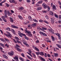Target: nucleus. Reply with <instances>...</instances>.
Instances as JSON below:
<instances>
[{"label":"nucleus","instance_id":"obj_37","mask_svg":"<svg viewBox=\"0 0 61 61\" xmlns=\"http://www.w3.org/2000/svg\"><path fill=\"white\" fill-rule=\"evenodd\" d=\"M25 39H26L27 40H29V38L27 37V36H25Z\"/></svg>","mask_w":61,"mask_h":61},{"label":"nucleus","instance_id":"obj_52","mask_svg":"<svg viewBox=\"0 0 61 61\" xmlns=\"http://www.w3.org/2000/svg\"><path fill=\"white\" fill-rule=\"evenodd\" d=\"M47 56H48V57H50V56H51L50 55H49L48 54H47Z\"/></svg>","mask_w":61,"mask_h":61},{"label":"nucleus","instance_id":"obj_44","mask_svg":"<svg viewBox=\"0 0 61 61\" xmlns=\"http://www.w3.org/2000/svg\"><path fill=\"white\" fill-rule=\"evenodd\" d=\"M35 49L36 50H37V51H39V49H38V48H36V47H35Z\"/></svg>","mask_w":61,"mask_h":61},{"label":"nucleus","instance_id":"obj_13","mask_svg":"<svg viewBox=\"0 0 61 61\" xmlns=\"http://www.w3.org/2000/svg\"><path fill=\"white\" fill-rule=\"evenodd\" d=\"M36 23H34L32 24V26L33 27H35L36 26Z\"/></svg>","mask_w":61,"mask_h":61},{"label":"nucleus","instance_id":"obj_18","mask_svg":"<svg viewBox=\"0 0 61 61\" xmlns=\"http://www.w3.org/2000/svg\"><path fill=\"white\" fill-rule=\"evenodd\" d=\"M51 23H54V22H55V21H54V20L52 18H51Z\"/></svg>","mask_w":61,"mask_h":61},{"label":"nucleus","instance_id":"obj_60","mask_svg":"<svg viewBox=\"0 0 61 61\" xmlns=\"http://www.w3.org/2000/svg\"><path fill=\"white\" fill-rule=\"evenodd\" d=\"M58 23H59V24H61V20H59L58 21Z\"/></svg>","mask_w":61,"mask_h":61},{"label":"nucleus","instance_id":"obj_53","mask_svg":"<svg viewBox=\"0 0 61 61\" xmlns=\"http://www.w3.org/2000/svg\"><path fill=\"white\" fill-rule=\"evenodd\" d=\"M27 2L28 3H30V0H27Z\"/></svg>","mask_w":61,"mask_h":61},{"label":"nucleus","instance_id":"obj_19","mask_svg":"<svg viewBox=\"0 0 61 61\" xmlns=\"http://www.w3.org/2000/svg\"><path fill=\"white\" fill-rule=\"evenodd\" d=\"M50 15H54V13H53V12L51 11H50Z\"/></svg>","mask_w":61,"mask_h":61},{"label":"nucleus","instance_id":"obj_33","mask_svg":"<svg viewBox=\"0 0 61 61\" xmlns=\"http://www.w3.org/2000/svg\"><path fill=\"white\" fill-rule=\"evenodd\" d=\"M5 17H6L5 16H5H2L1 17V18H2L3 20H4V19H5Z\"/></svg>","mask_w":61,"mask_h":61},{"label":"nucleus","instance_id":"obj_7","mask_svg":"<svg viewBox=\"0 0 61 61\" xmlns=\"http://www.w3.org/2000/svg\"><path fill=\"white\" fill-rule=\"evenodd\" d=\"M55 34L56 36H58V38L60 39H61V37L60 36V34L58 33H55Z\"/></svg>","mask_w":61,"mask_h":61},{"label":"nucleus","instance_id":"obj_21","mask_svg":"<svg viewBox=\"0 0 61 61\" xmlns=\"http://www.w3.org/2000/svg\"><path fill=\"white\" fill-rule=\"evenodd\" d=\"M23 9H24V8L23 7H21L19 9V10L20 11H21V10H23Z\"/></svg>","mask_w":61,"mask_h":61},{"label":"nucleus","instance_id":"obj_14","mask_svg":"<svg viewBox=\"0 0 61 61\" xmlns=\"http://www.w3.org/2000/svg\"><path fill=\"white\" fill-rule=\"evenodd\" d=\"M4 39L7 42V43H10V42L9 41V40H8L6 38H4Z\"/></svg>","mask_w":61,"mask_h":61},{"label":"nucleus","instance_id":"obj_10","mask_svg":"<svg viewBox=\"0 0 61 61\" xmlns=\"http://www.w3.org/2000/svg\"><path fill=\"white\" fill-rule=\"evenodd\" d=\"M42 6H43L45 9H46L47 8V6L45 3H43L42 4Z\"/></svg>","mask_w":61,"mask_h":61},{"label":"nucleus","instance_id":"obj_23","mask_svg":"<svg viewBox=\"0 0 61 61\" xmlns=\"http://www.w3.org/2000/svg\"><path fill=\"white\" fill-rule=\"evenodd\" d=\"M18 17H19L20 19H23V17H22L20 15H18Z\"/></svg>","mask_w":61,"mask_h":61},{"label":"nucleus","instance_id":"obj_63","mask_svg":"<svg viewBox=\"0 0 61 61\" xmlns=\"http://www.w3.org/2000/svg\"><path fill=\"white\" fill-rule=\"evenodd\" d=\"M3 21H4V22H6V20L5 19H4L3 20Z\"/></svg>","mask_w":61,"mask_h":61},{"label":"nucleus","instance_id":"obj_22","mask_svg":"<svg viewBox=\"0 0 61 61\" xmlns=\"http://www.w3.org/2000/svg\"><path fill=\"white\" fill-rule=\"evenodd\" d=\"M37 10H40L41 9H42V8L41 7H38L37 8Z\"/></svg>","mask_w":61,"mask_h":61},{"label":"nucleus","instance_id":"obj_1","mask_svg":"<svg viewBox=\"0 0 61 61\" xmlns=\"http://www.w3.org/2000/svg\"><path fill=\"white\" fill-rule=\"evenodd\" d=\"M25 30V33H28L29 36H32V34L31 33V32L30 31Z\"/></svg>","mask_w":61,"mask_h":61},{"label":"nucleus","instance_id":"obj_12","mask_svg":"<svg viewBox=\"0 0 61 61\" xmlns=\"http://www.w3.org/2000/svg\"><path fill=\"white\" fill-rule=\"evenodd\" d=\"M5 1H6V0H4L1 3H0V5H1V6H2L3 5V4H2L3 3H4L5 2Z\"/></svg>","mask_w":61,"mask_h":61},{"label":"nucleus","instance_id":"obj_42","mask_svg":"<svg viewBox=\"0 0 61 61\" xmlns=\"http://www.w3.org/2000/svg\"><path fill=\"white\" fill-rule=\"evenodd\" d=\"M54 15L57 18H58V16L57 15L55 14H54Z\"/></svg>","mask_w":61,"mask_h":61},{"label":"nucleus","instance_id":"obj_5","mask_svg":"<svg viewBox=\"0 0 61 61\" xmlns=\"http://www.w3.org/2000/svg\"><path fill=\"white\" fill-rule=\"evenodd\" d=\"M8 54L10 56H13L14 55V52L12 51L11 52H8Z\"/></svg>","mask_w":61,"mask_h":61},{"label":"nucleus","instance_id":"obj_59","mask_svg":"<svg viewBox=\"0 0 61 61\" xmlns=\"http://www.w3.org/2000/svg\"><path fill=\"white\" fill-rule=\"evenodd\" d=\"M46 41L47 42H50V43L51 42V41H48L46 40Z\"/></svg>","mask_w":61,"mask_h":61},{"label":"nucleus","instance_id":"obj_45","mask_svg":"<svg viewBox=\"0 0 61 61\" xmlns=\"http://www.w3.org/2000/svg\"><path fill=\"white\" fill-rule=\"evenodd\" d=\"M27 52V53H28V54H29V55H30V56L31 57H32V55H31V54H30V53H29L28 52Z\"/></svg>","mask_w":61,"mask_h":61},{"label":"nucleus","instance_id":"obj_15","mask_svg":"<svg viewBox=\"0 0 61 61\" xmlns=\"http://www.w3.org/2000/svg\"><path fill=\"white\" fill-rule=\"evenodd\" d=\"M3 57H4V58H6V59H7L8 58V57L7 56H6V55H3Z\"/></svg>","mask_w":61,"mask_h":61},{"label":"nucleus","instance_id":"obj_27","mask_svg":"<svg viewBox=\"0 0 61 61\" xmlns=\"http://www.w3.org/2000/svg\"><path fill=\"white\" fill-rule=\"evenodd\" d=\"M0 45L1 46L3 47H5V46L4 45V44H3V43H0Z\"/></svg>","mask_w":61,"mask_h":61},{"label":"nucleus","instance_id":"obj_6","mask_svg":"<svg viewBox=\"0 0 61 61\" xmlns=\"http://www.w3.org/2000/svg\"><path fill=\"white\" fill-rule=\"evenodd\" d=\"M49 32L52 33V34H54V31L53 30H52L51 29H48Z\"/></svg>","mask_w":61,"mask_h":61},{"label":"nucleus","instance_id":"obj_3","mask_svg":"<svg viewBox=\"0 0 61 61\" xmlns=\"http://www.w3.org/2000/svg\"><path fill=\"white\" fill-rule=\"evenodd\" d=\"M8 11H9V10H5L4 11V14L5 15V16L6 18H7V13H8Z\"/></svg>","mask_w":61,"mask_h":61},{"label":"nucleus","instance_id":"obj_49","mask_svg":"<svg viewBox=\"0 0 61 61\" xmlns=\"http://www.w3.org/2000/svg\"><path fill=\"white\" fill-rule=\"evenodd\" d=\"M17 42L18 43H19V44H20V43H21V42H20V41H19L18 40H17Z\"/></svg>","mask_w":61,"mask_h":61},{"label":"nucleus","instance_id":"obj_28","mask_svg":"<svg viewBox=\"0 0 61 61\" xmlns=\"http://www.w3.org/2000/svg\"><path fill=\"white\" fill-rule=\"evenodd\" d=\"M0 45L1 46L3 47H5V46L4 45V44H3V43H0Z\"/></svg>","mask_w":61,"mask_h":61},{"label":"nucleus","instance_id":"obj_50","mask_svg":"<svg viewBox=\"0 0 61 61\" xmlns=\"http://www.w3.org/2000/svg\"><path fill=\"white\" fill-rule=\"evenodd\" d=\"M15 39H18V40H19V38H18V37H15Z\"/></svg>","mask_w":61,"mask_h":61},{"label":"nucleus","instance_id":"obj_16","mask_svg":"<svg viewBox=\"0 0 61 61\" xmlns=\"http://www.w3.org/2000/svg\"><path fill=\"white\" fill-rule=\"evenodd\" d=\"M18 34L20 37H23L22 33H20V34H19V33H18Z\"/></svg>","mask_w":61,"mask_h":61},{"label":"nucleus","instance_id":"obj_36","mask_svg":"<svg viewBox=\"0 0 61 61\" xmlns=\"http://www.w3.org/2000/svg\"><path fill=\"white\" fill-rule=\"evenodd\" d=\"M26 56L29 59H32V58L28 56V55H27Z\"/></svg>","mask_w":61,"mask_h":61},{"label":"nucleus","instance_id":"obj_31","mask_svg":"<svg viewBox=\"0 0 61 61\" xmlns=\"http://www.w3.org/2000/svg\"><path fill=\"white\" fill-rule=\"evenodd\" d=\"M51 39H52V41H55V38H54V36H51Z\"/></svg>","mask_w":61,"mask_h":61},{"label":"nucleus","instance_id":"obj_38","mask_svg":"<svg viewBox=\"0 0 61 61\" xmlns=\"http://www.w3.org/2000/svg\"><path fill=\"white\" fill-rule=\"evenodd\" d=\"M39 22L40 23H42L44 22V21H43V20H39Z\"/></svg>","mask_w":61,"mask_h":61},{"label":"nucleus","instance_id":"obj_25","mask_svg":"<svg viewBox=\"0 0 61 61\" xmlns=\"http://www.w3.org/2000/svg\"><path fill=\"white\" fill-rule=\"evenodd\" d=\"M39 53L40 55H44V54L43 53V52H39Z\"/></svg>","mask_w":61,"mask_h":61},{"label":"nucleus","instance_id":"obj_20","mask_svg":"<svg viewBox=\"0 0 61 61\" xmlns=\"http://www.w3.org/2000/svg\"><path fill=\"white\" fill-rule=\"evenodd\" d=\"M10 18V21L11 22H12V23L14 22V20H13V19L11 18Z\"/></svg>","mask_w":61,"mask_h":61},{"label":"nucleus","instance_id":"obj_64","mask_svg":"<svg viewBox=\"0 0 61 61\" xmlns=\"http://www.w3.org/2000/svg\"><path fill=\"white\" fill-rule=\"evenodd\" d=\"M11 31H12V32H15V30H14L13 29H11Z\"/></svg>","mask_w":61,"mask_h":61},{"label":"nucleus","instance_id":"obj_29","mask_svg":"<svg viewBox=\"0 0 61 61\" xmlns=\"http://www.w3.org/2000/svg\"><path fill=\"white\" fill-rule=\"evenodd\" d=\"M6 29L8 31H10L11 30H10V28H6Z\"/></svg>","mask_w":61,"mask_h":61},{"label":"nucleus","instance_id":"obj_9","mask_svg":"<svg viewBox=\"0 0 61 61\" xmlns=\"http://www.w3.org/2000/svg\"><path fill=\"white\" fill-rule=\"evenodd\" d=\"M6 33H7V34H8V35L9 36V37H12V34H10V32L7 31L6 32Z\"/></svg>","mask_w":61,"mask_h":61},{"label":"nucleus","instance_id":"obj_41","mask_svg":"<svg viewBox=\"0 0 61 61\" xmlns=\"http://www.w3.org/2000/svg\"><path fill=\"white\" fill-rule=\"evenodd\" d=\"M13 41L14 43H15L16 44H17V42H16V41H15V39H13Z\"/></svg>","mask_w":61,"mask_h":61},{"label":"nucleus","instance_id":"obj_47","mask_svg":"<svg viewBox=\"0 0 61 61\" xmlns=\"http://www.w3.org/2000/svg\"><path fill=\"white\" fill-rule=\"evenodd\" d=\"M4 35L6 36H9V35H8V34H7L5 33H4Z\"/></svg>","mask_w":61,"mask_h":61},{"label":"nucleus","instance_id":"obj_56","mask_svg":"<svg viewBox=\"0 0 61 61\" xmlns=\"http://www.w3.org/2000/svg\"><path fill=\"white\" fill-rule=\"evenodd\" d=\"M58 47L59 48H61V46L60 45H59Z\"/></svg>","mask_w":61,"mask_h":61},{"label":"nucleus","instance_id":"obj_30","mask_svg":"<svg viewBox=\"0 0 61 61\" xmlns=\"http://www.w3.org/2000/svg\"><path fill=\"white\" fill-rule=\"evenodd\" d=\"M43 2V1L42 0H41L40 1H39L38 2V4H41Z\"/></svg>","mask_w":61,"mask_h":61},{"label":"nucleus","instance_id":"obj_57","mask_svg":"<svg viewBox=\"0 0 61 61\" xmlns=\"http://www.w3.org/2000/svg\"><path fill=\"white\" fill-rule=\"evenodd\" d=\"M12 3H15V0H12Z\"/></svg>","mask_w":61,"mask_h":61},{"label":"nucleus","instance_id":"obj_55","mask_svg":"<svg viewBox=\"0 0 61 61\" xmlns=\"http://www.w3.org/2000/svg\"><path fill=\"white\" fill-rule=\"evenodd\" d=\"M41 60H42V61H45V60H44V58H42L41 59Z\"/></svg>","mask_w":61,"mask_h":61},{"label":"nucleus","instance_id":"obj_51","mask_svg":"<svg viewBox=\"0 0 61 61\" xmlns=\"http://www.w3.org/2000/svg\"><path fill=\"white\" fill-rule=\"evenodd\" d=\"M28 27L29 28H32L31 27V26H30V25H29L28 26Z\"/></svg>","mask_w":61,"mask_h":61},{"label":"nucleus","instance_id":"obj_2","mask_svg":"<svg viewBox=\"0 0 61 61\" xmlns=\"http://www.w3.org/2000/svg\"><path fill=\"white\" fill-rule=\"evenodd\" d=\"M24 39H23L22 40V41L23 43V44L25 45L26 46H27V47H29V45L27 44V42L25 41Z\"/></svg>","mask_w":61,"mask_h":61},{"label":"nucleus","instance_id":"obj_61","mask_svg":"<svg viewBox=\"0 0 61 61\" xmlns=\"http://www.w3.org/2000/svg\"><path fill=\"white\" fill-rule=\"evenodd\" d=\"M22 35L23 36H26L25 35V34H24L23 33H22Z\"/></svg>","mask_w":61,"mask_h":61},{"label":"nucleus","instance_id":"obj_46","mask_svg":"<svg viewBox=\"0 0 61 61\" xmlns=\"http://www.w3.org/2000/svg\"><path fill=\"white\" fill-rule=\"evenodd\" d=\"M21 55L22 56H23V57H25V54H24V53H22L21 54Z\"/></svg>","mask_w":61,"mask_h":61},{"label":"nucleus","instance_id":"obj_48","mask_svg":"<svg viewBox=\"0 0 61 61\" xmlns=\"http://www.w3.org/2000/svg\"><path fill=\"white\" fill-rule=\"evenodd\" d=\"M45 19H48V18L47 17V16L46 15L45 16Z\"/></svg>","mask_w":61,"mask_h":61},{"label":"nucleus","instance_id":"obj_24","mask_svg":"<svg viewBox=\"0 0 61 61\" xmlns=\"http://www.w3.org/2000/svg\"><path fill=\"white\" fill-rule=\"evenodd\" d=\"M17 50H18L19 52H21L22 51V50H20V49L18 48H17Z\"/></svg>","mask_w":61,"mask_h":61},{"label":"nucleus","instance_id":"obj_17","mask_svg":"<svg viewBox=\"0 0 61 61\" xmlns=\"http://www.w3.org/2000/svg\"><path fill=\"white\" fill-rule=\"evenodd\" d=\"M8 13H7L8 15V16H11V15H12V14L10 13V12H9V11H8Z\"/></svg>","mask_w":61,"mask_h":61},{"label":"nucleus","instance_id":"obj_43","mask_svg":"<svg viewBox=\"0 0 61 61\" xmlns=\"http://www.w3.org/2000/svg\"><path fill=\"white\" fill-rule=\"evenodd\" d=\"M47 8H48V11H49L50 10V7L49 6H47Z\"/></svg>","mask_w":61,"mask_h":61},{"label":"nucleus","instance_id":"obj_62","mask_svg":"<svg viewBox=\"0 0 61 61\" xmlns=\"http://www.w3.org/2000/svg\"><path fill=\"white\" fill-rule=\"evenodd\" d=\"M47 54L46 53H45V57H46L47 56V55H46Z\"/></svg>","mask_w":61,"mask_h":61},{"label":"nucleus","instance_id":"obj_34","mask_svg":"<svg viewBox=\"0 0 61 61\" xmlns=\"http://www.w3.org/2000/svg\"><path fill=\"white\" fill-rule=\"evenodd\" d=\"M33 20L35 22H38V21H37V20H36L35 19H33Z\"/></svg>","mask_w":61,"mask_h":61},{"label":"nucleus","instance_id":"obj_11","mask_svg":"<svg viewBox=\"0 0 61 61\" xmlns=\"http://www.w3.org/2000/svg\"><path fill=\"white\" fill-rule=\"evenodd\" d=\"M11 26L13 28H18V27H17L13 25H11Z\"/></svg>","mask_w":61,"mask_h":61},{"label":"nucleus","instance_id":"obj_40","mask_svg":"<svg viewBox=\"0 0 61 61\" xmlns=\"http://www.w3.org/2000/svg\"><path fill=\"white\" fill-rule=\"evenodd\" d=\"M20 58L21 60V61H24V59H23V58L22 57H20Z\"/></svg>","mask_w":61,"mask_h":61},{"label":"nucleus","instance_id":"obj_35","mask_svg":"<svg viewBox=\"0 0 61 61\" xmlns=\"http://www.w3.org/2000/svg\"><path fill=\"white\" fill-rule=\"evenodd\" d=\"M44 22L45 23L47 24H48V21H46V20H44Z\"/></svg>","mask_w":61,"mask_h":61},{"label":"nucleus","instance_id":"obj_32","mask_svg":"<svg viewBox=\"0 0 61 61\" xmlns=\"http://www.w3.org/2000/svg\"><path fill=\"white\" fill-rule=\"evenodd\" d=\"M52 9L54 10L56 9V6L54 5H53V6Z\"/></svg>","mask_w":61,"mask_h":61},{"label":"nucleus","instance_id":"obj_8","mask_svg":"<svg viewBox=\"0 0 61 61\" xmlns=\"http://www.w3.org/2000/svg\"><path fill=\"white\" fill-rule=\"evenodd\" d=\"M13 58L14 59H15V61H19V60H18V58L17 56H16L14 57Z\"/></svg>","mask_w":61,"mask_h":61},{"label":"nucleus","instance_id":"obj_26","mask_svg":"<svg viewBox=\"0 0 61 61\" xmlns=\"http://www.w3.org/2000/svg\"><path fill=\"white\" fill-rule=\"evenodd\" d=\"M54 55L55 56V57H57L58 55L57 53H54Z\"/></svg>","mask_w":61,"mask_h":61},{"label":"nucleus","instance_id":"obj_54","mask_svg":"<svg viewBox=\"0 0 61 61\" xmlns=\"http://www.w3.org/2000/svg\"><path fill=\"white\" fill-rule=\"evenodd\" d=\"M6 6H7V7H9V6H10V5H9V4H6Z\"/></svg>","mask_w":61,"mask_h":61},{"label":"nucleus","instance_id":"obj_4","mask_svg":"<svg viewBox=\"0 0 61 61\" xmlns=\"http://www.w3.org/2000/svg\"><path fill=\"white\" fill-rule=\"evenodd\" d=\"M40 34H41V35H42V36H47V35H46V34L40 31Z\"/></svg>","mask_w":61,"mask_h":61},{"label":"nucleus","instance_id":"obj_58","mask_svg":"<svg viewBox=\"0 0 61 61\" xmlns=\"http://www.w3.org/2000/svg\"><path fill=\"white\" fill-rule=\"evenodd\" d=\"M23 13H25L26 12V11L25 10H23Z\"/></svg>","mask_w":61,"mask_h":61},{"label":"nucleus","instance_id":"obj_39","mask_svg":"<svg viewBox=\"0 0 61 61\" xmlns=\"http://www.w3.org/2000/svg\"><path fill=\"white\" fill-rule=\"evenodd\" d=\"M32 4H34L35 3V0H32Z\"/></svg>","mask_w":61,"mask_h":61}]
</instances>
